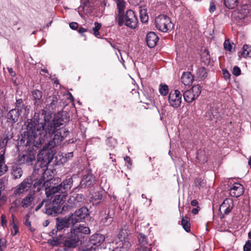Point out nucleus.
<instances>
[{
    "label": "nucleus",
    "mask_w": 251,
    "mask_h": 251,
    "mask_svg": "<svg viewBox=\"0 0 251 251\" xmlns=\"http://www.w3.org/2000/svg\"><path fill=\"white\" fill-rule=\"evenodd\" d=\"M50 118L48 115L44 116L43 122H30L26 128L27 144L38 148L48 141L37 155V164L44 171L53 159L54 153L51 150L60 144L69 133L65 128L57 129L69 121L67 113L58 114L52 120Z\"/></svg>",
    "instance_id": "obj_1"
},
{
    "label": "nucleus",
    "mask_w": 251,
    "mask_h": 251,
    "mask_svg": "<svg viewBox=\"0 0 251 251\" xmlns=\"http://www.w3.org/2000/svg\"><path fill=\"white\" fill-rule=\"evenodd\" d=\"M73 183V178L69 177L64 180L61 183L56 186H50L45 188L46 195L47 198L52 199L53 203L61 207L64 204L67 197L66 193L71 189Z\"/></svg>",
    "instance_id": "obj_2"
},
{
    "label": "nucleus",
    "mask_w": 251,
    "mask_h": 251,
    "mask_svg": "<svg viewBox=\"0 0 251 251\" xmlns=\"http://www.w3.org/2000/svg\"><path fill=\"white\" fill-rule=\"evenodd\" d=\"M45 185V180L43 177L37 179L33 183L32 179L30 177L24 179L18 185L15 189L14 194L20 195L28 191L31 188L33 189V192H38L42 190Z\"/></svg>",
    "instance_id": "obj_3"
},
{
    "label": "nucleus",
    "mask_w": 251,
    "mask_h": 251,
    "mask_svg": "<svg viewBox=\"0 0 251 251\" xmlns=\"http://www.w3.org/2000/svg\"><path fill=\"white\" fill-rule=\"evenodd\" d=\"M130 234L128 226L126 225H124L120 231L116 240L117 249H120L121 251H127L130 248L131 244L129 239Z\"/></svg>",
    "instance_id": "obj_4"
},
{
    "label": "nucleus",
    "mask_w": 251,
    "mask_h": 251,
    "mask_svg": "<svg viewBox=\"0 0 251 251\" xmlns=\"http://www.w3.org/2000/svg\"><path fill=\"white\" fill-rule=\"evenodd\" d=\"M71 243L69 245L70 247H75L82 238L83 235L90 233V230L87 226L83 225H79L78 226L73 227L71 230Z\"/></svg>",
    "instance_id": "obj_5"
},
{
    "label": "nucleus",
    "mask_w": 251,
    "mask_h": 251,
    "mask_svg": "<svg viewBox=\"0 0 251 251\" xmlns=\"http://www.w3.org/2000/svg\"><path fill=\"white\" fill-rule=\"evenodd\" d=\"M155 25L158 30L163 32H167L173 27V24L170 18L165 15H160L156 17L155 19Z\"/></svg>",
    "instance_id": "obj_6"
},
{
    "label": "nucleus",
    "mask_w": 251,
    "mask_h": 251,
    "mask_svg": "<svg viewBox=\"0 0 251 251\" xmlns=\"http://www.w3.org/2000/svg\"><path fill=\"white\" fill-rule=\"evenodd\" d=\"M180 91L182 92L184 91L182 86L179 88V90L176 89L170 93L168 100L171 106L174 108H177L180 105L182 100V95Z\"/></svg>",
    "instance_id": "obj_7"
},
{
    "label": "nucleus",
    "mask_w": 251,
    "mask_h": 251,
    "mask_svg": "<svg viewBox=\"0 0 251 251\" xmlns=\"http://www.w3.org/2000/svg\"><path fill=\"white\" fill-rule=\"evenodd\" d=\"M201 91V86L199 84L195 85L191 89L184 91V99L187 102H191L200 96Z\"/></svg>",
    "instance_id": "obj_8"
},
{
    "label": "nucleus",
    "mask_w": 251,
    "mask_h": 251,
    "mask_svg": "<svg viewBox=\"0 0 251 251\" xmlns=\"http://www.w3.org/2000/svg\"><path fill=\"white\" fill-rule=\"evenodd\" d=\"M233 15L237 19H244L251 15V6L247 4L240 5L234 11Z\"/></svg>",
    "instance_id": "obj_9"
},
{
    "label": "nucleus",
    "mask_w": 251,
    "mask_h": 251,
    "mask_svg": "<svg viewBox=\"0 0 251 251\" xmlns=\"http://www.w3.org/2000/svg\"><path fill=\"white\" fill-rule=\"evenodd\" d=\"M117 4L118 10V14L115 17L118 25L122 26L124 23V10L126 5V2L125 0H113Z\"/></svg>",
    "instance_id": "obj_10"
},
{
    "label": "nucleus",
    "mask_w": 251,
    "mask_h": 251,
    "mask_svg": "<svg viewBox=\"0 0 251 251\" xmlns=\"http://www.w3.org/2000/svg\"><path fill=\"white\" fill-rule=\"evenodd\" d=\"M132 29L136 27L138 24V19L136 17L134 12L132 10L126 11L125 16H124V24Z\"/></svg>",
    "instance_id": "obj_11"
},
{
    "label": "nucleus",
    "mask_w": 251,
    "mask_h": 251,
    "mask_svg": "<svg viewBox=\"0 0 251 251\" xmlns=\"http://www.w3.org/2000/svg\"><path fill=\"white\" fill-rule=\"evenodd\" d=\"M89 215V210L86 207H82L75 213H72L70 216L74 224L82 221Z\"/></svg>",
    "instance_id": "obj_12"
},
{
    "label": "nucleus",
    "mask_w": 251,
    "mask_h": 251,
    "mask_svg": "<svg viewBox=\"0 0 251 251\" xmlns=\"http://www.w3.org/2000/svg\"><path fill=\"white\" fill-rule=\"evenodd\" d=\"M36 153L34 151H25L19 156V162L20 164L31 165L32 162L35 160Z\"/></svg>",
    "instance_id": "obj_13"
},
{
    "label": "nucleus",
    "mask_w": 251,
    "mask_h": 251,
    "mask_svg": "<svg viewBox=\"0 0 251 251\" xmlns=\"http://www.w3.org/2000/svg\"><path fill=\"white\" fill-rule=\"evenodd\" d=\"M93 0H84L79 8L78 13L79 15L83 18L82 12L88 14L91 13L93 10Z\"/></svg>",
    "instance_id": "obj_14"
},
{
    "label": "nucleus",
    "mask_w": 251,
    "mask_h": 251,
    "mask_svg": "<svg viewBox=\"0 0 251 251\" xmlns=\"http://www.w3.org/2000/svg\"><path fill=\"white\" fill-rule=\"evenodd\" d=\"M75 225L70 215L68 217L57 218L56 226L57 230H61L64 228H68L70 226Z\"/></svg>",
    "instance_id": "obj_15"
},
{
    "label": "nucleus",
    "mask_w": 251,
    "mask_h": 251,
    "mask_svg": "<svg viewBox=\"0 0 251 251\" xmlns=\"http://www.w3.org/2000/svg\"><path fill=\"white\" fill-rule=\"evenodd\" d=\"M244 192L243 185L238 182L233 183L229 189L230 196L233 197H239L241 196Z\"/></svg>",
    "instance_id": "obj_16"
},
{
    "label": "nucleus",
    "mask_w": 251,
    "mask_h": 251,
    "mask_svg": "<svg viewBox=\"0 0 251 251\" xmlns=\"http://www.w3.org/2000/svg\"><path fill=\"white\" fill-rule=\"evenodd\" d=\"M233 207V201L232 199L227 198L225 199L220 207V211L226 215L228 214Z\"/></svg>",
    "instance_id": "obj_17"
},
{
    "label": "nucleus",
    "mask_w": 251,
    "mask_h": 251,
    "mask_svg": "<svg viewBox=\"0 0 251 251\" xmlns=\"http://www.w3.org/2000/svg\"><path fill=\"white\" fill-rule=\"evenodd\" d=\"M94 181V177L91 173L86 172L83 176L80 184L81 187H88L91 185Z\"/></svg>",
    "instance_id": "obj_18"
},
{
    "label": "nucleus",
    "mask_w": 251,
    "mask_h": 251,
    "mask_svg": "<svg viewBox=\"0 0 251 251\" xmlns=\"http://www.w3.org/2000/svg\"><path fill=\"white\" fill-rule=\"evenodd\" d=\"M158 37L154 32H150L146 36V42L147 45L150 48L154 47L157 43Z\"/></svg>",
    "instance_id": "obj_19"
},
{
    "label": "nucleus",
    "mask_w": 251,
    "mask_h": 251,
    "mask_svg": "<svg viewBox=\"0 0 251 251\" xmlns=\"http://www.w3.org/2000/svg\"><path fill=\"white\" fill-rule=\"evenodd\" d=\"M138 238L140 245L138 251H151L150 249L146 246L148 244L147 237L144 234L140 233Z\"/></svg>",
    "instance_id": "obj_20"
},
{
    "label": "nucleus",
    "mask_w": 251,
    "mask_h": 251,
    "mask_svg": "<svg viewBox=\"0 0 251 251\" xmlns=\"http://www.w3.org/2000/svg\"><path fill=\"white\" fill-rule=\"evenodd\" d=\"M194 80V77L190 72H184L181 77V81L185 86H189L192 84Z\"/></svg>",
    "instance_id": "obj_21"
},
{
    "label": "nucleus",
    "mask_w": 251,
    "mask_h": 251,
    "mask_svg": "<svg viewBox=\"0 0 251 251\" xmlns=\"http://www.w3.org/2000/svg\"><path fill=\"white\" fill-rule=\"evenodd\" d=\"M46 108L53 109L56 106L57 103V98L55 96H50L47 98L45 101Z\"/></svg>",
    "instance_id": "obj_22"
},
{
    "label": "nucleus",
    "mask_w": 251,
    "mask_h": 251,
    "mask_svg": "<svg viewBox=\"0 0 251 251\" xmlns=\"http://www.w3.org/2000/svg\"><path fill=\"white\" fill-rule=\"evenodd\" d=\"M33 195L34 193H29L22 200L21 204L22 207L27 208L32 204L34 200Z\"/></svg>",
    "instance_id": "obj_23"
},
{
    "label": "nucleus",
    "mask_w": 251,
    "mask_h": 251,
    "mask_svg": "<svg viewBox=\"0 0 251 251\" xmlns=\"http://www.w3.org/2000/svg\"><path fill=\"white\" fill-rule=\"evenodd\" d=\"M238 57L239 60H240L241 57L245 58L251 57V46L248 45H244L242 52L238 53Z\"/></svg>",
    "instance_id": "obj_24"
},
{
    "label": "nucleus",
    "mask_w": 251,
    "mask_h": 251,
    "mask_svg": "<svg viewBox=\"0 0 251 251\" xmlns=\"http://www.w3.org/2000/svg\"><path fill=\"white\" fill-rule=\"evenodd\" d=\"M16 108L11 109L7 114V119L13 123H16L20 116Z\"/></svg>",
    "instance_id": "obj_25"
},
{
    "label": "nucleus",
    "mask_w": 251,
    "mask_h": 251,
    "mask_svg": "<svg viewBox=\"0 0 251 251\" xmlns=\"http://www.w3.org/2000/svg\"><path fill=\"white\" fill-rule=\"evenodd\" d=\"M32 96L34 101V105L38 106L41 103L42 92L39 90H35L32 92Z\"/></svg>",
    "instance_id": "obj_26"
},
{
    "label": "nucleus",
    "mask_w": 251,
    "mask_h": 251,
    "mask_svg": "<svg viewBox=\"0 0 251 251\" xmlns=\"http://www.w3.org/2000/svg\"><path fill=\"white\" fill-rule=\"evenodd\" d=\"M22 175L23 171L20 167L17 165H15L13 167L12 175L15 179L20 178Z\"/></svg>",
    "instance_id": "obj_27"
},
{
    "label": "nucleus",
    "mask_w": 251,
    "mask_h": 251,
    "mask_svg": "<svg viewBox=\"0 0 251 251\" xmlns=\"http://www.w3.org/2000/svg\"><path fill=\"white\" fill-rule=\"evenodd\" d=\"M8 170V167L4 163L3 154H0V176L4 174Z\"/></svg>",
    "instance_id": "obj_28"
},
{
    "label": "nucleus",
    "mask_w": 251,
    "mask_h": 251,
    "mask_svg": "<svg viewBox=\"0 0 251 251\" xmlns=\"http://www.w3.org/2000/svg\"><path fill=\"white\" fill-rule=\"evenodd\" d=\"M16 109L18 111L19 115L23 117H26L29 113V108L27 105H24L20 107L16 108Z\"/></svg>",
    "instance_id": "obj_29"
},
{
    "label": "nucleus",
    "mask_w": 251,
    "mask_h": 251,
    "mask_svg": "<svg viewBox=\"0 0 251 251\" xmlns=\"http://www.w3.org/2000/svg\"><path fill=\"white\" fill-rule=\"evenodd\" d=\"M181 225L186 232H189L190 231V223L188 217H184L182 218Z\"/></svg>",
    "instance_id": "obj_30"
},
{
    "label": "nucleus",
    "mask_w": 251,
    "mask_h": 251,
    "mask_svg": "<svg viewBox=\"0 0 251 251\" xmlns=\"http://www.w3.org/2000/svg\"><path fill=\"white\" fill-rule=\"evenodd\" d=\"M238 3V0H224V4L225 6L228 9H233Z\"/></svg>",
    "instance_id": "obj_31"
},
{
    "label": "nucleus",
    "mask_w": 251,
    "mask_h": 251,
    "mask_svg": "<svg viewBox=\"0 0 251 251\" xmlns=\"http://www.w3.org/2000/svg\"><path fill=\"white\" fill-rule=\"evenodd\" d=\"M224 49L226 51L231 52L234 50V44L231 43L229 39L226 40L224 44Z\"/></svg>",
    "instance_id": "obj_32"
},
{
    "label": "nucleus",
    "mask_w": 251,
    "mask_h": 251,
    "mask_svg": "<svg viewBox=\"0 0 251 251\" xmlns=\"http://www.w3.org/2000/svg\"><path fill=\"white\" fill-rule=\"evenodd\" d=\"M67 207L70 208L75 207L77 205L76 202V200L75 199L74 195L70 196L69 198L67 200V203H66Z\"/></svg>",
    "instance_id": "obj_33"
},
{
    "label": "nucleus",
    "mask_w": 251,
    "mask_h": 251,
    "mask_svg": "<svg viewBox=\"0 0 251 251\" xmlns=\"http://www.w3.org/2000/svg\"><path fill=\"white\" fill-rule=\"evenodd\" d=\"M197 74L200 79H204L207 76L206 69L203 67L199 68L197 70Z\"/></svg>",
    "instance_id": "obj_34"
},
{
    "label": "nucleus",
    "mask_w": 251,
    "mask_h": 251,
    "mask_svg": "<svg viewBox=\"0 0 251 251\" xmlns=\"http://www.w3.org/2000/svg\"><path fill=\"white\" fill-rule=\"evenodd\" d=\"M160 94L163 96H166L169 92V88L166 84H161L159 88Z\"/></svg>",
    "instance_id": "obj_35"
},
{
    "label": "nucleus",
    "mask_w": 251,
    "mask_h": 251,
    "mask_svg": "<svg viewBox=\"0 0 251 251\" xmlns=\"http://www.w3.org/2000/svg\"><path fill=\"white\" fill-rule=\"evenodd\" d=\"M140 17L142 23H146L149 20V17L146 9L140 10Z\"/></svg>",
    "instance_id": "obj_36"
},
{
    "label": "nucleus",
    "mask_w": 251,
    "mask_h": 251,
    "mask_svg": "<svg viewBox=\"0 0 251 251\" xmlns=\"http://www.w3.org/2000/svg\"><path fill=\"white\" fill-rule=\"evenodd\" d=\"M102 198V195L100 192H96L93 195L91 198V201L93 202L98 203Z\"/></svg>",
    "instance_id": "obj_37"
},
{
    "label": "nucleus",
    "mask_w": 251,
    "mask_h": 251,
    "mask_svg": "<svg viewBox=\"0 0 251 251\" xmlns=\"http://www.w3.org/2000/svg\"><path fill=\"white\" fill-rule=\"evenodd\" d=\"M94 25H95V26L93 27L92 28L93 33L96 37L99 38V36L100 35L99 30L100 29V28L101 27V24L98 22H95Z\"/></svg>",
    "instance_id": "obj_38"
},
{
    "label": "nucleus",
    "mask_w": 251,
    "mask_h": 251,
    "mask_svg": "<svg viewBox=\"0 0 251 251\" xmlns=\"http://www.w3.org/2000/svg\"><path fill=\"white\" fill-rule=\"evenodd\" d=\"M75 199L76 200V202L77 203V205L79 202H81L84 200V197L82 194H74Z\"/></svg>",
    "instance_id": "obj_39"
},
{
    "label": "nucleus",
    "mask_w": 251,
    "mask_h": 251,
    "mask_svg": "<svg viewBox=\"0 0 251 251\" xmlns=\"http://www.w3.org/2000/svg\"><path fill=\"white\" fill-rule=\"evenodd\" d=\"M203 184V180L201 178H197L195 180V186L197 187H202Z\"/></svg>",
    "instance_id": "obj_40"
},
{
    "label": "nucleus",
    "mask_w": 251,
    "mask_h": 251,
    "mask_svg": "<svg viewBox=\"0 0 251 251\" xmlns=\"http://www.w3.org/2000/svg\"><path fill=\"white\" fill-rule=\"evenodd\" d=\"M244 251H251V240H248L246 241L243 247Z\"/></svg>",
    "instance_id": "obj_41"
},
{
    "label": "nucleus",
    "mask_w": 251,
    "mask_h": 251,
    "mask_svg": "<svg viewBox=\"0 0 251 251\" xmlns=\"http://www.w3.org/2000/svg\"><path fill=\"white\" fill-rule=\"evenodd\" d=\"M12 227L11 229V234L13 236H15L17 234V233L19 231V229H18V226L15 224H14L13 223L12 224Z\"/></svg>",
    "instance_id": "obj_42"
},
{
    "label": "nucleus",
    "mask_w": 251,
    "mask_h": 251,
    "mask_svg": "<svg viewBox=\"0 0 251 251\" xmlns=\"http://www.w3.org/2000/svg\"><path fill=\"white\" fill-rule=\"evenodd\" d=\"M30 215L27 213L25 217L24 224L28 227H30L31 226V223L29 220Z\"/></svg>",
    "instance_id": "obj_43"
},
{
    "label": "nucleus",
    "mask_w": 251,
    "mask_h": 251,
    "mask_svg": "<svg viewBox=\"0 0 251 251\" xmlns=\"http://www.w3.org/2000/svg\"><path fill=\"white\" fill-rule=\"evenodd\" d=\"M232 74L235 76H238L241 74V70L237 66H234L233 68Z\"/></svg>",
    "instance_id": "obj_44"
},
{
    "label": "nucleus",
    "mask_w": 251,
    "mask_h": 251,
    "mask_svg": "<svg viewBox=\"0 0 251 251\" xmlns=\"http://www.w3.org/2000/svg\"><path fill=\"white\" fill-rule=\"evenodd\" d=\"M6 241L4 238H0V251H3V248H6Z\"/></svg>",
    "instance_id": "obj_45"
},
{
    "label": "nucleus",
    "mask_w": 251,
    "mask_h": 251,
    "mask_svg": "<svg viewBox=\"0 0 251 251\" xmlns=\"http://www.w3.org/2000/svg\"><path fill=\"white\" fill-rule=\"evenodd\" d=\"M73 156V152H70L67 153L65 154L64 156H63L64 161H67L68 160L72 158Z\"/></svg>",
    "instance_id": "obj_46"
},
{
    "label": "nucleus",
    "mask_w": 251,
    "mask_h": 251,
    "mask_svg": "<svg viewBox=\"0 0 251 251\" xmlns=\"http://www.w3.org/2000/svg\"><path fill=\"white\" fill-rule=\"evenodd\" d=\"M25 105L24 102L23 100L22 99H20L18 100H17L16 102L15 103V108L20 107V106H23Z\"/></svg>",
    "instance_id": "obj_47"
},
{
    "label": "nucleus",
    "mask_w": 251,
    "mask_h": 251,
    "mask_svg": "<svg viewBox=\"0 0 251 251\" xmlns=\"http://www.w3.org/2000/svg\"><path fill=\"white\" fill-rule=\"evenodd\" d=\"M1 226L3 227H4L5 226H6V225L7 224V220H6V217L5 215H2L1 216Z\"/></svg>",
    "instance_id": "obj_48"
},
{
    "label": "nucleus",
    "mask_w": 251,
    "mask_h": 251,
    "mask_svg": "<svg viewBox=\"0 0 251 251\" xmlns=\"http://www.w3.org/2000/svg\"><path fill=\"white\" fill-rule=\"evenodd\" d=\"M223 74L225 79L229 78L230 75L227 70H223Z\"/></svg>",
    "instance_id": "obj_49"
},
{
    "label": "nucleus",
    "mask_w": 251,
    "mask_h": 251,
    "mask_svg": "<svg viewBox=\"0 0 251 251\" xmlns=\"http://www.w3.org/2000/svg\"><path fill=\"white\" fill-rule=\"evenodd\" d=\"M216 9V6L213 2H210L209 10L210 12H213Z\"/></svg>",
    "instance_id": "obj_50"
},
{
    "label": "nucleus",
    "mask_w": 251,
    "mask_h": 251,
    "mask_svg": "<svg viewBox=\"0 0 251 251\" xmlns=\"http://www.w3.org/2000/svg\"><path fill=\"white\" fill-rule=\"evenodd\" d=\"M70 27L72 29H76L78 27V24L76 22H72L70 24Z\"/></svg>",
    "instance_id": "obj_51"
},
{
    "label": "nucleus",
    "mask_w": 251,
    "mask_h": 251,
    "mask_svg": "<svg viewBox=\"0 0 251 251\" xmlns=\"http://www.w3.org/2000/svg\"><path fill=\"white\" fill-rule=\"evenodd\" d=\"M124 160H125V162H126V163L127 164L128 167H130L131 166L132 164H131V160L129 157H128V156L125 157L124 158Z\"/></svg>",
    "instance_id": "obj_52"
},
{
    "label": "nucleus",
    "mask_w": 251,
    "mask_h": 251,
    "mask_svg": "<svg viewBox=\"0 0 251 251\" xmlns=\"http://www.w3.org/2000/svg\"><path fill=\"white\" fill-rule=\"evenodd\" d=\"M108 220H109V222L107 225L111 223V222L112 221V218L109 216H106L103 221V223L106 224L108 222Z\"/></svg>",
    "instance_id": "obj_53"
},
{
    "label": "nucleus",
    "mask_w": 251,
    "mask_h": 251,
    "mask_svg": "<svg viewBox=\"0 0 251 251\" xmlns=\"http://www.w3.org/2000/svg\"><path fill=\"white\" fill-rule=\"evenodd\" d=\"M46 201L45 200H44L40 203H39L37 206V207H36L35 208V211H38L39 209H40L42 207V206L43 205L44 202H45Z\"/></svg>",
    "instance_id": "obj_54"
},
{
    "label": "nucleus",
    "mask_w": 251,
    "mask_h": 251,
    "mask_svg": "<svg viewBox=\"0 0 251 251\" xmlns=\"http://www.w3.org/2000/svg\"><path fill=\"white\" fill-rule=\"evenodd\" d=\"M199 210H200V208H199V207L198 206L197 208L193 209L192 212L193 214L196 215L198 213Z\"/></svg>",
    "instance_id": "obj_55"
},
{
    "label": "nucleus",
    "mask_w": 251,
    "mask_h": 251,
    "mask_svg": "<svg viewBox=\"0 0 251 251\" xmlns=\"http://www.w3.org/2000/svg\"><path fill=\"white\" fill-rule=\"evenodd\" d=\"M191 204L193 206H196L198 204V202L197 200H194L191 201Z\"/></svg>",
    "instance_id": "obj_56"
},
{
    "label": "nucleus",
    "mask_w": 251,
    "mask_h": 251,
    "mask_svg": "<svg viewBox=\"0 0 251 251\" xmlns=\"http://www.w3.org/2000/svg\"><path fill=\"white\" fill-rule=\"evenodd\" d=\"M4 188V184L2 180H0V191L2 192V191L3 190Z\"/></svg>",
    "instance_id": "obj_57"
},
{
    "label": "nucleus",
    "mask_w": 251,
    "mask_h": 251,
    "mask_svg": "<svg viewBox=\"0 0 251 251\" xmlns=\"http://www.w3.org/2000/svg\"><path fill=\"white\" fill-rule=\"evenodd\" d=\"M87 29L83 27H80L78 29V32L79 33H83L84 32H85L86 31Z\"/></svg>",
    "instance_id": "obj_58"
},
{
    "label": "nucleus",
    "mask_w": 251,
    "mask_h": 251,
    "mask_svg": "<svg viewBox=\"0 0 251 251\" xmlns=\"http://www.w3.org/2000/svg\"><path fill=\"white\" fill-rule=\"evenodd\" d=\"M2 140V142L3 144H6L8 140V136H5L3 137V138Z\"/></svg>",
    "instance_id": "obj_59"
},
{
    "label": "nucleus",
    "mask_w": 251,
    "mask_h": 251,
    "mask_svg": "<svg viewBox=\"0 0 251 251\" xmlns=\"http://www.w3.org/2000/svg\"><path fill=\"white\" fill-rule=\"evenodd\" d=\"M8 72L9 74H10L12 75H13L12 73H13V69L11 68H7Z\"/></svg>",
    "instance_id": "obj_60"
},
{
    "label": "nucleus",
    "mask_w": 251,
    "mask_h": 251,
    "mask_svg": "<svg viewBox=\"0 0 251 251\" xmlns=\"http://www.w3.org/2000/svg\"><path fill=\"white\" fill-rule=\"evenodd\" d=\"M106 6V2L105 0H103L101 3V6L104 8Z\"/></svg>",
    "instance_id": "obj_61"
},
{
    "label": "nucleus",
    "mask_w": 251,
    "mask_h": 251,
    "mask_svg": "<svg viewBox=\"0 0 251 251\" xmlns=\"http://www.w3.org/2000/svg\"><path fill=\"white\" fill-rule=\"evenodd\" d=\"M143 1V0H135V4H138L140 2H141Z\"/></svg>",
    "instance_id": "obj_62"
},
{
    "label": "nucleus",
    "mask_w": 251,
    "mask_h": 251,
    "mask_svg": "<svg viewBox=\"0 0 251 251\" xmlns=\"http://www.w3.org/2000/svg\"><path fill=\"white\" fill-rule=\"evenodd\" d=\"M68 95L69 96V99H70L71 100L73 101V97L71 93H69L68 94Z\"/></svg>",
    "instance_id": "obj_63"
},
{
    "label": "nucleus",
    "mask_w": 251,
    "mask_h": 251,
    "mask_svg": "<svg viewBox=\"0 0 251 251\" xmlns=\"http://www.w3.org/2000/svg\"><path fill=\"white\" fill-rule=\"evenodd\" d=\"M248 163H249V166H250V167L251 168V156L249 158V161H248Z\"/></svg>",
    "instance_id": "obj_64"
}]
</instances>
